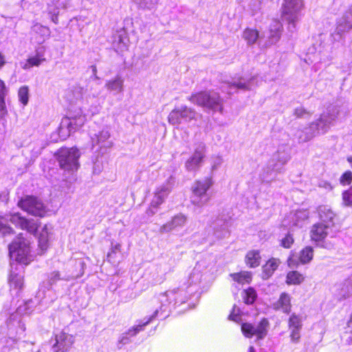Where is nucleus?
Segmentation results:
<instances>
[{"label":"nucleus","mask_w":352,"mask_h":352,"mask_svg":"<svg viewBox=\"0 0 352 352\" xmlns=\"http://www.w3.org/2000/svg\"><path fill=\"white\" fill-rule=\"evenodd\" d=\"M280 263L279 259L270 258L265 265L263 266V278H269L275 272Z\"/></svg>","instance_id":"nucleus-26"},{"label":"nucleus","mask_w":352,"mask_h":352,"mask_svg":"<svg viewBox=\"0 0 352 352\" xmlns=\"http://www.w3.org/2000/svg\"><path fill=\"white\" fill-rule=\"evenodd\" d=\"M294 115L298 118H307L311 116V113L304 107H299L294 109Z\"/></svg>","instance_id":"nucleus-47"},{"label":"nucleus","mask_w":352,"mask_h":352,"mask_svg":"<svg viewBox=\"0 0 352 352\" xmlns=\"http://www.w3.org/2000/svg\"><path fill=\"white\" fill-rule=\"evenodd\" d=\"M342 111L340 105H330L323 112L320 118L311 122L308 127L303 129H298L295 131L294 136L299 143H304L311 140L316 134L325 133L333 125Z\"/></svg>","instance_id":"nucleus-1"},{"label":"nucleus","mask_w":352,"mask_h":352,"mask_svg":"<svg viewBox=\"0 0 352 352\" xmlns=\"http://www.w3.org/2000/svg\"><path fill=\"white\" fill-rule=\"evenodd\" d=\"M91 70H92V74H93V76H94V78L95 79H100L99 77L97 76V67L96 65H91Z\"/></svg>","instance_id":"nucleus-58"},{"label":"nucleus","mask_w":352,"mask_h":352,"mask_svg":"<svg viewBox=\"0 0 352 352\" xmlns=\"http://www.w3.org/2000/svg\"><path fill=\"white\" fill-rule=\"evenodd\" d=\"M159 310L156 309L153 315L147 318L146 321L144 322V324H148L154 318H155L158 314Z\"/></svg>","instance_id":"nucleus-57"},{"label":"nucleus","mask_w":352,"mask_h":352,"mask_svg":"<svg viewBox=\"0 0 352 352\" xmlns=\"http://www.w3.org/2000/svg\"><path fill=\"white\" fill-rule=\"evenodd\" d=\"M352 30V4L342 14V15L336 20V28L335 34L342 38L345 33Z\"/></svg>","instance_id":"nucleus-11"},{"label":"nucleus","mask_w":352,"mask_h":352,"mask_svg":"<svg viewBox=\"0 0 352 352\" xmlns=\"http://www.w3.org/2000/svg\"><path fill=\"white\" fill-rule=\"evenodd\" d=\"M318 217L320 220V223L332 227L334 225L333 220L336 217V214L327 206H320L317 209Z\"/></svg>","instance_id":"nucleus-21"},{"label":"nucleus","mask_w":352,"mask_h":352,"mask_svg":"<svg viewBox=\"0 0 352 352\" xmlns=\"http://www.w3.org/2000/svg\"><path fill=\"white\" fill-rule=\"evenodd\" d=\"M6 63L4 56L0 53V69Z\"/></svg>","instance_id":"nucleus-60"},{"label":"nucleus","mask_w":352,"mask_h":352,"mask_svg":"<svg viewBox=\"0 0 352 352\" xmlns=\"http://www.w3.org/2000/svg\"><path fill=\"white\" fill-rule=\"evenodd\" d=\"M212 184V177H205L203 179L195 182L192 186L191 203L199 208L206 205L210 200V196L207 194V191Z\"/></svg>","instance_id":"nucleus-5"},{"label":"nucleus","mask_w":352,"mask_h":352,"mask_svg":"<svg viewBox=\"0 0 352 352\" xmlns=\"http://www.w3.org/2000/svg\"><path fill=\"white\" fill-rule=\"evenodd\" d=\"M209 91H204L192 94L188 100L192 104L206 109V103L208 102Z\"/></svg>","instance_id":"nucleus-24"},{"label":"nucleus","mask_w":352,"mask_h":352,"mask_svg":"<svg viewBox=\"0 0 352 352\" xmlns=\"http://www.w3.org/2000/svg\"><path fill=\"white\" fill-rule=\"evenodd\" d=\"M331 227L322 223L314 224L310 230V237L312 241L319 242L323 241L329 234Z\"/></svg>","instance_id":"nucleus-17"},{"label":"nucleus","mask_w":352,"mask_h":352,"mask_svg":"<svg viewBox=\"0 0 352 352\" xmlns=\"http://www.w3.org/2000/svg\"><path fill=\"white\" fill-rule=\"evenodd\" d=\"M10 283L11 286H14L16 288H22L23 285V276L21 274H19L11 271L10 278Z\"/></svg>","instance_id":"nucleus-37"},{"label":"nucleus","mask_w":352,"mask_h":352,"mask_svg":"<svg viewBox=\"0 0 352 352\" xmlns=\"http://www.w3.org/2000/svg\"><path fill=\"white\" fill-rule=\"evenodd\" d=\"M85 91L84 88L80 85L74 86L67 94V99L70 102V107H76L77 109L81 107L85 108V100L83 95Z\"/></svg>","instance_id":"nucleus-15"},{"label":"nucleus","mask_w":352,"mask_h":352,"mask_svg":"<svg viewBox=\"0 0 352 352\" xmlns=\"http://www.w3.org/2000/svg\"><path fill=\"white\" fill-rule=\"evenodd\" d=\"M198 113L197 111L186 105H182L179 108H175L170 111L168 120L170 124L178 125L181 123L182 119L186 121L196 120Z\"/></svg>","instance_id":"nucleus-10"},{"label":"nucleus","mask_w":352,"mask_h":352,"mask_svg":"<svg viewBox=\"0 0 352 352\" xmlns=\"http://www.w3.org/2000/svg\"><path fill=\"white\" fill-rule=\"evenodd\" d=\"M233 280L240 284L250 283L252 280V273L250 272H241L230 275Z\"/></svg>","instance_id":"nucleus-33"},{"label":"nucleus","mask_w":352,"mask_h":352,"mask_svg":"<svg viewBox=\"0 0 352 352\" xmlns=\"http://www.w3.org/2000/svg\"><path fill=\"white\" fill-rule=\"evenodd\" d=\"M109 137L110 133L107 130H102L98 134H94L91 138L92 146L94 147L96 145H101V146H105L106 144L111 145V143H106Z\"/></svg>","instance_id":"nucleus-27"},{"label":"nucleus","mask_w":352,"mask_h":352,"mask_svg":"<svg viewBox=\"0 0 352 352\" xmlns=\"http://www.w3.org/2000/svg\"><path fill=\"white\" fill-rule=\"evenodd\" d=\"M259 37V33L256 30L247 28L243 32V38L248 45L256 43Z\"/></svg>","instance_id":"nucleus-31"},{"label":"nucleus","mask_w":352,"mask_h":352,"mask_svg":"<svg viewBox=\"0 0 352 352\" xmlns=\"http://www.w3.org/2000/svg\"><path fill=\"white\" fill-rule=\"evenodd\" d=\"M342 201L345 206H352V186L343 192Z\"/></svg>","instance_id":"nucleus-46"},{"label":"nucleus","mask_w":352,"mask_h":352,"mask_svg":"<svg viewBox=\"0 0 352 352\" xmlns=\"http://www.w3.org/2000/svg\"><path fill=\"white\" fill-rule=\"evenodd\" d=\"M60 279V274L58 272H52L50 276V283L51 285L54 284V283H56V281L57 280H59Z\"/></svg>","instance_id":"nucleus-56"},{"label":"nucleus","mask_w":352,"mask_h":352,"mask_svg":"<svg viewBox=\"0 0 352 352\" xmlns=\"http://www.w3.org/2000/svg\"><path fill=\"white\" fill-rule=\"evenodd\" d=\"M56 156L59 166L64 171L73 173L78 169L80 153L77 148H62L58 151Z\"/></svg>","instance_id":"nucleus-4"},{"label":"nucleus","mask_w":352,"mask_h":352,"mask_svg":"<svg viewBox=\"0 0 352 352\" xmlns=\"http://www.w3.org/2000/svg\"><path fill=\"white\" fill-rule=\"evenodd\" d=\"M10 258L19 263L27 265L33 261L30 242L21 234L9 245Z\"/></svg>","instance_id":"nucleus-3"},{"label":"nucleus","mask_w":352,"mask_h":352,"mask_svg":"<svg viewBox=\"0 0 352 352\" xmlns=\"http://www.w3.org/2000/svg\"><path fill=\"white\" fill-rule=\"evenodd\" d=\"M294 238L293 236L288 233L285 235V236L281 240V245L285 248H289L294 243Z\"/></svg>","instance_id":"nucleus-48"},{"label":"nucleus","mask_w":352,"mask_h":352,"mask_svg":"<svg viewBox=\"0 0 352 352\" xmlns=\"http://www.w3.org/2000/svg\"><path fill=\"white\" fill-rule=\"evenodd\" d=\"M303 8L302 0H283V16L289 23L291 30L295 29V23L299 20L300 12Z\"/></svg>","instance_id":"nucleus-6"},{"label":"nucleus","mask_w":352,"mask_h":352,"mask_svg":"<svg viewBox=\"0 0 352 352\" xmlns=\"http://www.w3.org/2000/svg\"><path fill=\"white\" fill-rule=\"evenodd\" d=\"M121 245L120 243H116L115 245H111V248L110 252L107 254V259L109 262L112 263H116V255L117 252H120Z\"/></svg>","instance_id":"nucleus-44"},{"label":"nucleus","mask_w":352,"mask_h":352,"mask_svg":"<svg viewBox=\"0 0 352 352\" xmlns=\"http://www.w3.org/2000/svg\"><path fill=\"white\" fill-rule=\"evenodd\" d=\"M264 0H258L259 3H261Z\"/></svg>","instance_id":"nucleus-64"},{"label":"nucleus","mask_w":352,"mask_h":352,"mask_svg":"<svg viewBox=\"0 0 352 352\" xmlns=\"http://www.w3.org/2000/svg\"><path fill=\"white\" fill-rule=\"evenodd\" d=\"M56 19H57V16H55V19H54V18L52 19V20H53L55 23H56V21H56Z\"/></svg>","instance_id":"nucleus-63"},{"label":"nucleus","mask_w":352,"mask_h":352,"mask_svg":"<svg viewBox=\"0 0 352 352\" xmlns=\"http://www.w3.org/2000/svg\"><path fill=\"white\" fill-rule=\"evenodd\" d=\"M124 78L117 75L114 78L107 80L105 82L104 87L113 95L121 94L124 91Z\"/></svg>","instance_id":"nucleus-19"},{"label":"nucleus","mask_w":352,"mask_h":352,"mask_svg":"<svg viewBox=\"0 0 352 352\" xmlns=\"http://www.w3.org/2000/svg\"><path fill=\"white\" fill-rule=\"evenodd\" d=\"M309 212L306 209L296 210L291 214L290 227H302L303 223L309 219Z\"/></svg>","instance_id":"nucleus-22"},{"label":"nucleus","mask_w":352,"mask_h":352,"mask_svg":"<svg viewBox=\"0 0 352 352\" xmlns=\"http://www.w3.org/2000/svg\"><path fill=\"white\" fill-rule=\"evenodd\" d=\"M248 352H255L254 348L252 346H250Z\"/></svg>","instance_id":"nucleus-61"},{"label":"nucleus","mask_w":352,"mask_h":352,"mask_svg":"<svg viewBox=\"0 0 352 352\" xmlns=\"http://www.w3.org/2000/svg\"><path fill=\"white\" fill-rule=\"evenodd\" d=\"M269 327L268 320L264 318L257 326L249 322L242 323L241 331L246 338H250L256 336L258 340H263L267 334Z\"/></svg>","instance_id":"nucleus-9"},{"label":"nucleus","mask_w":352,"mask_h":352,"mask_svg":"<svg viewBox=\"0 0 352 352\" xmlns=\"http://www.w3.org/2000/svg\"><path fill=\"white\" fill-rule=\"evenodd\" d=\"M206 144L199 142L196 144L192 155L186 161L185 166L188 171L198 169L206 156Z\"/></svg>","instance_id":"nucleus-12"},{"label":"nucleus","mask_w":352,"mask_h":352,"mask_svg":"<svg viewBox=\"0 0 352 352\" xmlns=\"http://www.w3.org/2000/svg\"><path fill=\"white\" fill-rule=\"evenodd\" d=\"M273 159L280 164L285 165L290 159L288 148L284 146L279 147L273 155Z\"/></svg>","instance_id":"nucleus-28"},{"label":"nucleus","mask_w":352,"mask_h":352,"mask_svg":"<svg viewBox=\"0 0 352 352\" xmlns=\"http://www.w3.org/2000/svg\"><path fill=\"white\" fill-rule=\"evenodd\" d=\"M139 8L151 10L157 3V0H132Z\"/></svg>","instance_id":"nucleus-39"},{"label":"nucleus","mask_w":352,"mask_h":352,"mask_svg":"<svg viewBox=\"0 0 352 352\" xmlns=\"http://www.w3.org/2000/svg\"><path fill=\"white\" fill-rule=\"evenodd\" d=\"M19 98L20 102L23 104L26 105L29 100V89L27 86L21 87L19 90Z\"/></svg>","instance_id":"nucleus-43"},{"label":"nucleus","mask_w":352,"mask_h":352,"mask_svg":"<svg viewBox=\"0 0 352 352\" xmlns=\"http://www.w3.org/2000/svg\"><path fill=\"white\" fill-rule=\"evenodd\" d=\"M302 327L300 318L295 315L292 314L289 320V327L290 329H300Z\"/></svg>","instance_id":"nucleus-45"},{"label":"nucleus","mask_w":352,"mask_h":352,"mask_svg":"<svg viewBox=\"0 0 352 352\" xmlns=\"http://www.w3.org/2000/svg\"><path fill=\"white\" fill-rule=\"evenodd\" d=\"M303 280V276L296 271L289 272L287 275L286 283L288 285H298Z\"/></svg>","instance_id":"nucleus-36"},{"label":"nucleus","mask_w":352,"mask_h":352,"mask_svg":"<svg viewBox=\"0 0 352 352\" xmlns=\"http://www.w3.org/2000/svg\"><path fill=\"white\" fill-rule=\"evenodd\" d=\"M313 256V248L310 246H307L300 251L299 261L302 264H307L312 260Z\"/></svg>","instance_id":"nucleus-35"},{"label":"nucleus","mask_w":352,"mask_h":352,"mask_svg":"<svg viewBox=\"0 0 352 352\" xmlns=\"http://www.w3.org/2000/svg\"><path fill=\"white\" fill-rule=\"evenodd\" d=\"M147 324H144V322H142L140 323L139 324L131 327V331H134V333H131V336H134L137 333H138L140 331H142L144 329V327Z\"/></svg>","instance_id":"nucleus-55"},{"label":"nucleus","mask_w":352,"mask_h":352,"mask_svg":"<svg viewBox=\"0 0 352 352\" xmlns=\"http://www.w3.org/2000/svg\"><path fill=\"white\" fill-rule=\"evenodd\" d=\"M18 206L28 213L43 217L47 213V209L41 200L34 196H26L18 203Z\"/></svg>","instance_id":"nucleus-8"},{"label":"nucleus","mask_w":352,"mask_h":352,"mask_svg":"<svg viewBox=\"0 0 352 352\" xmlns=\"http://www.w3.org/2000/svg\"><path fill=\"white\" fill-rule=\"evenodd\" d=\"M223 163V159L220 156H214L212 159L211 169L212 171L217 170Z\"/></svg>","instance_id":"nucleus-50"},{"label":"nucleus","mask_w":352,"mask_h":352,"mask_svg":"<svg viewBox=\"0 0 352 352\" xmlns=\"http://www.w3.org/2000/svg\"><path fill=\"white\" fill-rule=\"evenodd\" d=\"M244 294V302L248 305L252 304L256 298V293L255 290L252 287H250L248 289L245 290Z\"/></svg>","instance_id":"nucleus-41"},{"label":"nucleus","mask_w":352,"mask_h":352,"mask_svg":"<svg viewBox=\"0 0 352 352\" xmlns=\"http://www.w3.org/2000/svg\"><path fill=\"white\" fill-rule=\"evenodd\" d=\"M10 221L15 226L20 227L23 230H27L31 234H35L38 226L37 221L34 219H26L21 217L19 213L12 214Z\"/></svg>","instance_id":"nucleus-14"},{"label":"nucleus","mask_w":352,"mask_h":352,"mask_svg":"<svg viewBox=\"0 0 352 352\" xmlns=\"http://www.w3.org/2000/svg\"><path fill=\"white\" fill-rule=\"evenodd\" d=\"M280 24H279L278 23H276L274 25V29H271L270 35L269 36V45L275 44L279 41L280 37Z\"/></svg>","instance_id":"nucleus-38"},{"label":"nucleus","mask_w":352,"mask_h":352,"mask_svg":"<svg viewBox=\"0 0 352 352\" xmlns=\"http://www.w3.org/2000/svg\"><path fill=\"white\" fill-rule=\"evenodd\" d=\"M126 333L129 336H131V333H134V331H131V329H129Z\"/></svg>","instance_id":"nucleus-62"},{"label":"nucleus","mask_w":352,"mask_h":352,"mask_svg":"<svg viewBox=\"0 0 352 352\" xmlns=\"http://www.w3.org/2000/svg\"><path fill=\"white\" fill-rule=\"evenodd\" d=\"M113 38L112 45L116 52H122L127 50L129 39L124 30L116 31Z\"/></svg>","instance_id":"nucleus-16"},{"label":"nucleus","mask_w":352,"mask_h":352,"mask_svg":"<svg viewBox=\"0 0 352 352\" xmlns=\"http://www.w3.org/2000/svg\"><path fill=\"white\" fill-rule=\"evenodd\" d=\"M159 300L162 301H167L166 293H162L159 295Z\"/></svg>","instance_id":"nucleus-59"},{"label":"nucleus","mask_w":352,"mask_h":352,"mask_svg":"<svg viewBox=\"0 0 352 352\" xmlns=\"http://www.w3.org/2000/svg\"><path fill=\"white\" fill-rule=\"evenodd\" d=\"M252 80H253V78L250 79L248 81H245L243 78H240L237 81L234 80L231 82H228V87L230 89L249 90L252 89Z\"/></svg>","instance_id":"nucleus-30"},{"label":"nucleus","mask_w":352,"mask_h":352,"mask_svg":"<svg viewBox=\"0 0 352 352\" xmlns=\"http://www.w3.org/2000/svg\"><path fill=\"white\" fill-rule=\"evenodd\" d=\"M186 222V217L182 214L175 215L166 223L162 225L159 232L161 234L171 232L173 230L183 227Z\"/></svg>","instance_id":"nucleus-18"},{"label":"nucleus","mask_w":352,"mask_h":352,"mask_svg":"<svg viewBox=\"0 0 352 352\" xmlns=\"http://www.w3.org/2000/svg\"><path fill=\"white\" fill-rule=\"evenodd\" d=\"M33 31L41 34L42 38L38 41V43H42L46 38L50 36V30L45 26L36 24L33 27Z\"/></svg>","instance_id":"nucleus-40"},{"label":"nucleus","mask_w":352,"mask_h":352,"mask_svg":"<svg viewBox=\"0 0 352 352\" xmlns=\"http://www.w3.org/2000/svg\"><path fill=\"white\" fill-rule=\"evenodd\" d=\"M69 0H50V2L47 3L49 12L57 15L58 10L65 8Z\"/></svg>","instance_id":"nucleus-32"},{"label":"nucleus","mask_w":352,"mask_h":352,"mask_svg":"<svg viewBox=\"0 0 352 352\" xmlns=\"http://www.w3.org/2000/svg\"><path fill=\"white\" fill-rule=\"evenodd\" d=\"M274 309L280 310L283 313L288 314L291 310V298L287 293H282L279 299L273 303Z\"/></svg>","instance_id":"nucleus-23"},{"label":"nucleus","mask_w":352,"mask_h":352,"mask_svg":"<svg viewBox=\"0 0 352 352\" xmlns=\"http://www.w3.org/2000/svg\"><path fill=\"white\" fill-rule=\"evenodd\" d=\"M261 258L258 250H250L245 255V262L250 267L254 268L260 265Z\"/></svg>","instance_id":"nucleus-25"},{"label":"nucleus","mask_w":352,"mask_h":352,"mask_svg":"<svg viewBox=\"0 0 352 352\" xmlns=\"http://www.w3.org/2000/svg\"><path fill=\"white\" fill-rule=\"evenodd\" d=\"M239 318V309H238L236 305H234L232 310L228 316V319L237 322Z\"/></svg>","instance_id":"nucleus-51"},{"label":"nucleus","mask_w":352,"mask_h":352,"mask_svg":"<svg viewBox=\"0 0 352 352\" xmlns=\"http://www.w3.org/2000/svg\"><path fill=\"white\" fill-rule=\"evenodd\" d=\"M206 109L223 113V99L218 93L209 91L208 102L206 103Z\"/></svg>","instance_id":"nucleus-20"},{"label":"nucleus","mask_w":352,"mask_h":352,"mask_svg":"<svg viewBox=\"0 0 352 352\" xmlns=\"http://www.w3.org/2000/svg\"><path fill=\"white\" fill-rule=\"evenodd\" d=\"M147 324H144V322H142L140 323L139 324L131 327V331H134V333H131V336H134L137 333H138L140 331H142L144 329V327Z\"/></svg>","instance_id":"nucleus-54"},{"label":"nucleus","mask_w":352,"mask_h":352,"mask_svg":"<svg viewBox=\"0 0 352 352\" xmlns=\"http://www.w3.org/2000/svg\"><path fill=\"white\" fill-rule=\"evenodd\" d=\"M87 121L86 114L81 107H69V116L63 119L60 127L59 135L66 139L71 133L81 129Z\"/></svg>","instance_id":"nucleus-2"},{"label":"nucleus","mask_w":352,"mask_h":352,"mask_svg":"<svg viewBox=\"0 0 352 352\" xmlns=\"http://www.w3.org/2000/svg\"><path fill=\"white\" fill-rule=\"evenodd\" d=\"M352 182V173L351 171H346L340 177V182L342 185H349Z\"/></svg>","instance_id":"nucleus-49"},{"label":"nucleus","mask_w":352,"mask_h":352,"mask_svg":"<svg viewBox=\"0 0 352 352\" xmlns=\"http://www.w3.org/2000/svg\"><path fill=\"white\" fill-rule=\"evenodd\" d=\"M300 330L297 329H291L290 338L293 342L297 343L300 338Z\"/></svg>","instance_id":"nucleus-52"},{"label":"nucleus","mask_w":352,"mask_h":352,"mask_svg":"<svg viewBox=\"0 0 352 352\" xmlns=\"http://www.w3.org/2000/svg\"><path fill=\"white\" fill-rule=\"evenodd\" d=\"M45 60V59L44 58L38 56H33L29 58L27 63L23 65V68L24 69H28L33 66H38Z\"/></svg>","instance_id":"nucleus-42"},{"label":"nucleus","mask_w":352,"mask_h":352,"mask_svg":"<svg viewBox=\"0 0 352 352\" xmlns=\"http://www.w3.org/2000/svg\"><path fill=\"white\" fill-rule=\"evenodd\" d=\"M129 334L127 333H122L118 340V348H121L122 345L126 344L129 342V338L128 337Z\"/></svg>","instance_id":"nucleus-53"},{"label":"nucleus","mask_w":352,"mask_h":352,"mask_svg":"<svg viewBox=\"0 0 352 352\" xmlns=\"http://www.w3.org/2000/svg\"><path fill=\"white\" fill-rule=\"evenodd\" d=\"M174 182L173 177L170 176L166 180V183L156 188L151 203V207L146 211L148 216H153L156 213L158 207L164 202L165 199L171 192Z\"/></svg>","instance_id":"nucleus-7"},{"label":"nucleus","mask_w":352,"mask_h":352,"mask_svg":"<svg viewBox=\"0 0 352 352\" xmlns=\"http://www.w3.org/2000/svg\"><path fill=\"white\" fill-rule=\"evenodd\" d=\"M50 230L51 228H49L47 225H45L39 234L38 246L42 251L46 250L48 247Z\"/></svg>","instance_id":"nucleus-29"},{"label":"nucleus","mask_w":352,"mask_h":352,"mask_svg":"<svg viewBox=\"0 0 352 352\" xmlns=\"http://www.w3.org/2000/svg\"><path fill=\"white\" fill-rule=\"evenodd\" d=\"M8 89L5 82L0 80V116H3L6 113L5 97L7 95Z\"/></svg>","instance_id":"nucleus-34"},{"label":"nucleus","mask_w":352,"mask_h":352,"mask_svg":"<svg viewBox=\"0 0 352 352\" xmlns=\"http://www.w3.org/2000/svg\"><path fill=\"white\" fill-rule=\"evenodd\" d=\"M55 340L53 345L54 352H67L74 343V336L63 331L56 335Z\"/></svg>","instance_id":"nucleus-13"}]
</instances>
